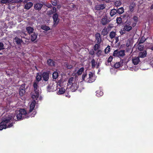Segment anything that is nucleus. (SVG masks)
I'll return each instance as SVG.
<instances>
[{
	"label": "nucleus",
	"mask_w": 153,
	"mask_h": 153,
	"mask_svg": "<svg viewBox=\"0 0 153 153\" xmlns=\"http://www.w3.org/2000/svg\"><path fill=\"white\" fill-rule=\"evenodd\" d=\"M13 125H0V130H2L3 129H6L7 128H10L13 126Z\"/></svg>",
	"instance_id": "nucleus-23"
},
{
	"label": "nucleus",
	"mask_w": 153,
	"mask_h": 153,
	"mask_svg": "<svg viewBox=\"0 0 153 153\" xmlns=\"http://www.w3.org/2000/svg\"><path fill=\"white\" fill-rule=\"evenodd\" d=\"M66 67L67 68L70 69L73 67V66L67 63L66 64Z\"/></svg>",
	"instance_id": "nucleus-48"
},
{
	"label": "nucleus",
	"mask_w": 153,
	"mask_h": 153,
	"mask_svg": "<svg viewBox=\"0 0 153 153\" xmlns=\"http://www.w3.org/2000/svg\"><path fill=\"white\" fill-rule=\"evenodd\" d=\"M125 30H125L124 29H123V30H121V31H120V34L121 35H123L124 34H125L126 33Z\"/></svg>",
	"instance_id": "nucleus-55"
},
{
	"label": "nucleus",
	"mask_w": 153,
	"mask_h": 153,
	"mask_svg": "<svg viewBox=\"0 0 153 153\" xmlns=\"http://www.w3.org/2000/svg\"><path fill=\"white\" fill-rule=\"evenodd\" d=\"M128 69L130 70L133 71L134 70V68L133 66L129 65L128 66Z\"/></svg>",
	"instance_id": "nucleus-51"
},
{
	"label": "nucleus",
	"mask_w": 153,
	"mask_h": 153,
	"mask_svg": "<svg viewBox=\"0 0 153 153\" xmlns=\"http://www.w3.org/2000/svg\"><path fill=\"white\" fill-rule=\"evenodd\" d=\"M26 30L27 31V33L29 34L31 33H32L34 30L33 28L30 26H28L26 28Z\"/></svg>",
	"instance_id": "nucleus-24"
},
{
	"label": "nucleus",
	"mask_w": 153,
	"mask_h": 153,
	"mask_svg": "<svg viewBox=\"0 0 153 153\" xmlns=\"http://www.w3.org/2000/svg\"><path fill=\"white\" fill-rule=\"evenodd\" d=\"M87 75V74H83L82 76V79L83 80H84V79H85V77H86V76Z\"/></svg>",
	"instance_id": "nucleus-58"
},
{
	"label": "nucleus",
	"mask_w": 153,
	"mask_h": 153,
	"mask_svg": "<svg viewBox=\"0 0 153 153\" xmlns=\"http://www.w3.org/2000/svg\"><path fill=\"white\" fill-rule=\"evenodd\" d=\"M131 47L130 46L129 47H126V52H130L131 51Z\"/></svg>",
	"instance_id": "nucleus-47"
},
{
	"label": "nucleus",
	"mask_w": 153,
	"mask_h": 153,
	"mask_svg": "<svg viewBox=\"0 0 153 153\" xmlns=\"http://www.w3.org/2000/svg\"><path fill=\"white\" fill-rule=\"evenodd\" d=\"M111 47L109 45H108L107 47L105 49L104 51L105 53H109L110 51Z\"/></svg>",
	"instance_id": "nucleus-39"
},
{
	"label": "nucleus",
	"mask_w": 153,
	"mask_h": 153,
	"mask_svg": "<svg viewBox=\"0 0 153 153\" xmlns=\"http://www.w3.org/2000/svg\"><path fill=\"white\" fill-rule=\"evenodd\" d=\"M4 49V44L2 42H0V50H3Z\"/></svg>",
	"instance_id": "nucleus-49"
},
{
	"label": "nucleus",
	"mask_w": 153,
	"mask_h": 153,
	"mask_svg": "<svg viewBox=\"0 0 153 153\" xmlns=\"http://www.w3.org/2000/svg\"><path fill=\"white\" fill-rule=\"evenodd\" d=\"M95 37L97 40V43L100 44L102 41V39L100 34L99 33H97L95 34Z\"/></svg>",
	"instance_id": "nucleus-13"
},
{
	"label": "nucleus",
	"mask_w": 153,
	"mask_h": 153,
	"mask_svg": "<svg viewBox=\"0 0 153 153\" xmlns=\"http://www.w3.org/2000/svg\"><path fill=\"white\" fill-rule=\"evenodd\" d=\"M134 4L133 3L131 4L130 6L129 10L127 13L126 15H124L123 16H121L123 18L126 17L127 21L130 23H132L133 21L134 20Z\"/></svg>",
	"instance_id": "nucleus-2"
},
{
	"label": "nucleus",
	"mask_w": 153,
	"mask_h": 153,
	"mask_svg": "<svg viewBox=\"0 0 153 153\" xmlns=\"http://www.w3.org/2000/svg\"><path fill=\"white\" fill-rule=\"evenodd\" d=\"M132 63L134 64V58L133 57L132 58Z\"/></svg>",
	"instance_id": "nucleus-63"
},
{
	"label": "nucleus",
	"mask_w": 153,
	"mask_h": 153,
	"mask_svg": "<svg viewBox=\"0 0 153 153\" xmlns=\"http://www.w3.org/2000/svg\"><path fill=\"white\" fill-rule=\"evenodd\" d=\"M36 101L35 100H33L31 103V104L30 105V109L29 111V112H28V113H30V114H32L33 113H32V111H36L34 109V108L35 107V106L36 104Z\"/></svg>",
	"instance_id": "nucleus-8"
},
{
	"label": "nucleus",
	"mask_w": 153,
	"mask_h": 153,
	"mask_svg": "<svg viewBox=\"0 0 153 153\" xmlns=\"http://www.w3.org/2000/svg\"><path fill=\"white\" fill-rule=\"evenodd\" d=\"M113 27V24H109L108 25L107 27V28L108 29H109L110 28H112Z\"/></svg>",
	"instance_id": "nucleus-53"
},
{
	"label": "nucleus",
	"mask_w": 153,
	"mask_h": 153,
	"mask_svg": "<svg viewBox=\"0 0 153 153\" xmlns=\"http://www.w3.org/2000/svg\"><path fill=\"white\" fill-rule=\"evenodd\" d=\"M113 57L112 56H110L108 59V60H107L108 62V63L111 62V61L113 59Z\"/></svg>",
	"instance_id": "nucleus-50"
},
{
	"label": "nucleus",
	"mask_w": 153,
	"mask_h": 153,
	"mask_svg": "<svg viewBox=\"0 0 153 153\" xmlns=\"http://www.w3.org/2000/svg\"><path fill=\"white\" fill-rule=\"evenodd\" d=\"M116 34L115 32L112 31L110 32L109 34V36L111 39H112L114 38L116 36Z\"/></svg>",
	"instance_id": "nucleus-35"
},
{
	"label": "nucleus",
	"mask_w": 153,
	"mask_h": 153,
	"mask_svg": "<svg viewBox=\"0 0 153 153\" xmlns=\"http://www.w3.org/2000/svg\"><path fill=\"white\" fill-rule=\"evenodd\" d=\"M117 13L119 14H121L123 13L124 11V9L123 7H121L117 10Z\"/></svg>",
	"instance_id": "nucleus-30"
},
{
	"label": "nucleus",
	"mask_w": 153,
	"mask_h": 153,
	"mask_svg": "<svg viewBox=\"0 0 153 153\" xmlns=\"http://www.w3.org/2000/svg\"><path fill=\"white\" fill-rule=\"evenodd\" d=\"M96 93V95L98 97H100L102 96L103 94V93L102 91L100 90L97 91Z\"/></svg>",
	"instance_id": "nucleus-28"
},
{
	"label": "nucleus",
	"mask_w": 153,
	"mask_h": 153,
	"mask_svg": "<svg viewBox=\"0 0 153 153\" xmlns=\"http://www.w3.org/2000/svg\"><path fill=\"white\" fill-rule=\"evenodd\" d=\"M89 82H93L94 80V79H93V78L94 77V75L93 74H92V73L90 72V74H89Z\"/></svg>",
	"instance_id": "nucleus-27"
},
{
	"label": "nucleus",
	"mask_w": 153,
	"mask_h": 153,
	"mask_svg": "<svg viewBox=\"0 0 153 153\" xmlns=\"http://www.w3.org/2000/svg\"><path fill=\"white\" fill-rule=\"evenodd\" d=\"M94 52L93 51H91L89 52V53L92 55H93L94 54Z\"/></svg>",
	"instance_id": "nucleus-59"
},
{
	"label": "nucleus",
	"mask_w": 153,
	"mask_h": 153,
	"mask_svg": "<svg viewBox=\"0 0 153 153\" xmlns=\"http://www.w3.org/2000/svg\"><path fill=\"white\" fill-rule=\"evenodd\" d=\"M122 22V19L121 17H117L116 19V22L118 24H120Z\"/></svg>",
	"instance_id": "nucleus-40"
},
{
	"label": "nucleus",
	"mask_w": 153,
	"mask_h": 153,
	"mask_svg": "<svg viewBox=\"0 0 153 153\" xmlns=\"http://www.w3.org/2000/svg\"><path fill=\"white\" fill-rule=\"evenodd\" d=\"M99 47V45H98V44H95L94 47V49L95 51L97 50Z\"/></svg>",
	"instance_id": "nucleus-45"
},
{
	"label": "nucleus",
	"mask_w": 153,
	"mask_h": 153,
	"mask_svg": "<svg viewBox=\"0 0 153 153\" xmlns=\"http://www.w3.org/2000/svg\"><path fill=\"white\" fill-rule=\"evenodd\" d=\"M41 28L42 29L47 31H48L50 29V28L49 27L46 25H42L41 27Z\"/></svg>",
	"instance_id": "nucleus-33"
},
{
	"label": "nucleus",
	"mask_w": 153,
	"mask_h": 153,
	"mask_svg": "<svg viewBox=\"0 0 153 153\" xmlns=\"http://www.w3.org/2000/svg\"><path fill=\"white\" fill-rule=\"evenodd\" d=\"M121 65L120 62H117L114 65V66L115 68H117L121 66Z\"/></svg>",
	"instance_id": "nucleus-43"
},
{
	"label": "nucleus",
	"mask_w": 153,
	"mask_h": 153,
	"mask_svg": "<svg viewBox=\"0 0 153 153\" xmlns=\"http://www.w3.org/2000/svg\"><path fill=\"white\" fill-rule=\"evenodd\" d=\"M111 21L107 18L106 16H103L100 22L103 25H105L107 24Z\"/></svg>",
	"instance_id": "nucleus-7"
},
{
	"label": "nucleus",
	"mask_w": 153,
	"mask_h": 153,
	"mask_svg": "<svg viewBox=\"0 0 153 153\" xmlns=\"http://www.w3.org/2000/svg\"><path fill=\"white\" fill-rule=\"evenodd\" d=\"M42 78V74L38 73L36 74V79L35 81L39 82L41 81Z\"/></svg>",
	"instance_id": "nucleus-22"
},
{
	"label": "nucleus",
	"mask_w": 153,
	"mask_h": 153,
	"mask_svg": "<svg viewBox=\"0 0 153 153\" xmlns=\"http://www.w3.org/2000/svg\"><path fill=\"white\" fill-rule=\"evenodd\" d=\"M38 34L34 32L31 36V39L32 42L34 41L37 38Z\"/></svg>",
	"instance_id": "nucleus-20"
},
{
	"label": "nucleus",
	"mask_w": 153,
	"mask_h": 153,
	"mask_svg": "<svg viewBox=\"0 0 153 153\" xmlns=\"http://www.w3.org/2000/svg\"><path fill=\"white\" fill-rule=\"evenodd\" d=\"M51 10L53 13H55L56 11V8L55 7H53V9Z\"/></svg>",
	"instance_id": "nucleus-57"
},
{
	"label": "nucleus",
	"mask_w": 153,
	"mask_h": 153,
	"mask_svg": "<svg viewBox=\"0 0 153 153\" xmlns=\"http://www.w3.org/2000/svg\"><path fill=\"white\" fill-rule=\"evenodd\" d=\"M84 71V68L83 67L80 68L79 70H78L76 72V74L78 75H81L82 72Z\"/></svg>",
	"instance_id": "nucleus-31"
},
{
	"label": "nucleus",
	"mask_w": 153,
	"mask_h": 153,
	"mask_svg": "<svg viewBox=\"0 0 153 153\" xmlns=\"http://www.w3.org/2000/svg\"><path fill=\"white\" fill-rule=\"evenodd\" d=\"M43 6V4H42L37 3L34 4V7L35 10L39 11L41 10Z\"/></svg>",
	"instance_id": "nucleus-12"
},
{
	"label": "nucleus",
	"mask_w": 153,
	"mask_h": 153,
	"mask_svg": "<svg viewBox=\"0 0 153 153\" xmlns=\"http://www.w3.org/2000/svg\"><path fill=\"white\" fill-rule=\"evenodd\" d=\"M33 5V3L31 2H27L25 5L24 8L26 10H29L32 7Z\"/></svg>",
	"instance_id": "nucleus-16"
},
{
	"label": "nucleus",
	"mask_w": 153,
	"mask_h": 153,
	"mask_svg": "<svg viewBox=\"0 0 153 153\" xmlns=\"http://www.w3.org/2000/svg\"><path fill=\"white\" fill-rule=\"evenodd\" d=\"M70 89L72 92L75 91L79 87L78 83L77 84V82H75L74 84L70 85Z\"/></svg>",
	"instance_id": "nucleus-11"
},
{
	"label": "nucleus",
	"mask_w": 153,
	"mask_h": 153,
	"mask_svg": "<svg viewBox=\"0 0 153 153\" xmlns=\"http://www.w3.org/2000/svg\"><path fill=\"white\" fill-rule=\"evenodd\" d=\"M140 62V58L138 56L137 57H134V65L138 64Z\"/></svg>",
	"instance_id": "nucleus-34"
},
{
	"label": "nucleus",
	"mask_w": 153,
	"mask_h": 153,
	"mask_svg": "<svg viewBox=\"0 0 153 153\" xmlns=\"http://www.w3.org/2000/svg\"><path fill=\"white\" fill-rule=\"evenodd\" d=\"M15 42L17 45H20L21 43L23 42V40L21 39H19L17 37H16L14 38Z\"/></svg>",
	"instance_id": "nucleus-21"
},
{
	"label": "nucleus",
	"mask_w": 153,
	"mask_h": 153,
	"mask_svg": "<svg viewBox=\"0 0 153 153\" xmlns=\"http://www.w3.org/2000/svg\"><path fill=\"white\" fill-rule=\"evenodd\" d=\"M25 84H22L19 88V94L21 96H23L25 93Z\"/></svg>",
	"instance_id": "nucleus-10"
},
{
	"label": "nucleus",
	"mask_w": 153,
	"mask_h": 153,
	"mask_svg": "<svg viewBox=\"0 0 153 153\" xmlns=\"http://www.w3.org/2000/svg\"><path fill=\"white\" fill-rule=\"evenodd\" d=\"M75 82H77L75 80V78L73 77H71L69 79L68 85V86L71 85Z\"/></svg>",
	"instance_id": "nucleus-15"
},
{
	"label": "nucleus",
	"mask_w": 153,
	"mask_h": 153,
	"mask_svg": "<svg viewBox=\"0 0 153 153\" xmlns=\"http://www.w3.org/2000/svg\"><path fill=\"white\" fill-rule=\"evenodd\" d=\"M42 77L43 80L45 82L48 81L49 78V72H44L42 74Z\"/></svg>",
	"instance_id": "nucleus-6"
},
{
	"label": "nucleus",
	"mask_w": 153,
	"mask_h": 153,
	"mask_svg": "<svg viewBox=\"0 0 153 153\" xmlns=\"http://www.w3.org/2000/svg\"><path fill=\"white\" fill-rule=\"evenodd\" d=\"M13 117L11 115H8L7 116H4L1 119V122L0 124H6L9 123H12L9 124H12Z\"/></svg>",
	"instance_id": "nucleus-3"
},
{
	"label": "nucleus",
	"mask_w": 153,
	"mask_h": 153,
	"mask_svg": "<svg viewBox=\"0 0 153 153\" xmlns=\"http://www.w3.org/2000/svg\"><path fill=\"white\" fill-rule=\"evenodd\" d=\"M147 51L145 50L143 52H140L139 53L138 57L139 58H143L146 56Z\"/></svg>",
	"instance_id": "nucleus-14"
},
{
	"label": "nucleus",
	"mask_w": 153,
	"mask_h": 153,
	"mask_svg": "<svg viewBox=\"0 0 153 153\" xmlns=\"http://www.w3.org/2000/svg\"><path fill=\"white\" fill-rule=\"evenodd\" d=\"M51 86L49 85H48V86L47 87V90L48 91V92L51 91Z\"/></svg>",
	"instance_id": "nucleus-52"
},
{
	"label": "nucleus",
	"mask_w": 153,
	"mask_h": 153,
	"mask_svg": "<svg viewBox=\"0 0 153 153\" xmlns=\"http://www.w3.org/2000/svg\"><path fill=\"white\" fill-rule=\"evenodd\" d=\"M102 52V51L101 50H98L97 53L98 54H99L100 55H101V53Z\"/></svg>",
	"instance_id": "nucleus-60"
},
{
	"label": "nucleus",
	"mask_w": 153,
	"mask_h": 153,
	"mask_svg": "<svg viewBox=\"0 0 153 153\" xmlns=\"http://www.w3.org/2000/svg\"><path fill=\"white\" fill-rule=\"evenodd\" d=\"M133 39H129L127 41L126 47H129L130 46L132 47L133 45Z\"/></svg>",
	"instance_id": "nucleus-17"
},
{
	"label": "nucleus",
	"mask_w": 153,
	"mask_h": 153,
	"mask_svg": "<svg viewBox=\"0 0 153 153\" xmlns=\"http://www.w3.org/2000/svg\"><path fill=\"white\" fill-rule=\"evenodd\" d=\"M137 46L138 49L139 51H142L143 50V49L144 47L143 45L139 44L138 43V45H137Z\"/></svg>",
	"instance_id": "nucleus-37"
},
{
	"label": "nucleus",
	"mask_w": 153,
	"mask_h": 153,
	"mask_svg": "<svg viewBox=\"0 0 153 153\" xmlns=\"http://www.w3.org/2000/svg\"><path fill=\"white\" fill-rule=\"evenodd\" d=\"M54 25H56L59 22V19L58 18V15L57 13H54L53 16Z\"/></svg>",
	"instance_id": "nucleus-9"
},
{
	"label": "nucleus",
	"mask_w": 153,
	"mask_h": 153,
	"mask_svg": "<svg viewBox=\"0 0 153 153\" xmlns=\"http://www.w3.org/2000/svg\"><path fill=\"white\" fill-rule=\"evenodd\" d=\"M136 18H137V17H136V16H134V22H137V19H136Z\"/></svg>",
	"instance_id": "nucleus-64"
},
{
	"label": "nucleus",
	"mask_w": 153,
	"mask_h": 153,
	"mask_svg": "<svg viewBox=\"0 0 153 153\" xmlns=\"http://www.w3.org/2000/svg\"><path fill=\"white\" fill-rule=\"evenodd\" d=\"M125 55V50H116L114 51L113 56H114L120 57V56H123Z\"/></svg>",
	"instance_id": "nucleus-5"
},
{
	"label": "nucleus",
	"mask_w": 153,
	"mask_h": 153,
	"mask_svg": "<svg viewBox=\"0 0 153 153\" xmlns=\"http://www.w3.org/2000/svg\"><path fill=\"white\" fill-rule=\"evenodd\" d=\"M132 27L128 25H126L124 26L123 29H124L126 31H129L131 30L132 29Z\"/></svg>",
	"instance_id": "nucleus-29"
},
{
	"label": "nucleus",
	"mask_w": 153,
	"mask_h": 153,
	"mask_svg": "<svg viewBox=\"0 0 153 153\" xmlns=\"http://www.w3.org/2000/svg\"><path fill=\"white\" fill-rule=\"evenodd\" d=\"M105 8V6L104 4H101L99 5H97L95 7V9L96 10H103Z\"/></svg>",
	"instance_id": "nucleus-19"
},
{
	"label": "nucleus",
	"mask_w": 153,
	"mask_h": 153,
	"mask_svg": "<svg viewBox=\"0 0 153 153\" xmlns=\"http://www.w3.org/2000/svg\"><path fill=\"white\" fill-rule=\"evenodd\" d=\"M39 82H38L34 81L33 82V87L34 89V91H35V94L32 96L33 98L34 97L36 100H37V99L38 98L39 94V91L38 89L39 86L38 84Z\"/></svg>",
	"instance_id": "nucleus-4"
},
{
	"label": "nucleus",
	"mask_w": 153,
	"mask_h": 153,
	"mask_svg": "<svg viewBox=\"0 0 153 153\" xmlns=\"http://www.w3.org/2000/svg\"><path fill=\"white\" fill-rule=\"evenodd\" d=\"M9 2V0H1L0 1V3L1 4H6Z\"/></svg>",
	"instance_id": "nucleus-46"
},
{
	"label": "nucleus",
	"mask_w": 153,
	"mask_h": 153,
	"mask_svg": "<svg viewBox=\"0 0 153 153\" xmlns=\"http://www.w3.org/2000/svg\"><path fill=\"white\" fill-rule=\"evenodd\" d=\"M116 13H117V10L114 9L111 10L110 12V15L111 17H112Z\"/></svg>",
	"instance_id": "nucleus-26"
},
{
	"label": "nucleus",
	"mask_w": 153,
	"mask_h": 153,
	"mask_svg": "<svg viewBox=\"0 0 153 153\" xmlns=\"http://www.w3.org/2000/svg\"><path fill=\"white\" fill-rule=\"evenodd\" d=\"M121 4V2L119 1H116L114 3V5L116 7H118L120 6Z\"/></svg>",
	"instance_id": "nucleus-42"
},
{
	"label": "nucleus",
	"mask_w": 153,
	"mask_h": 153,
	"mask_svg": "<svg viewBox=\"0 0 153 153\" xmlns=\"http://www.w3.org/2000/svg\"><path fill=\"white\" fill-rule=\"evenodd\" d=\"M47 63L49 66H54L55 65L54 61L51 59H48L47 60Z\"/></svg>",
	"instance_id": "nucleus-18"
},
{
	"label": "nucleus",
	"mask_w": 153,
	"mask_h": 153,
	"mask_svg": "<svg viewBox=\"0 0 153 153\" xmlns=\"http://www.w3.org/2000/svg\"><path fill=\"white\" fill-rule=\"evenodd\" d=\"M53 13L51 10L48 11V14L49 15H51Z\"/></svg>",
	"instance_id": "nucleus-54"
},
{
	"label": "nucleus",
	"mask_w": 153,
	"mask_h": 153,
	"mask_svg": "<svg viewBox=\"0 0 153 153\" xmlns=\"http://www.w3.org/2000/svg\"><path fill=\"white\" fill-rule=\"evenodd\" d=\"M92 67L93 68H94L95 67V65L97 63L95 60L93 59L91 61Z\"/></svg>",
	"instance_id": "nucleus-38"
},
{
	"label": "nucleus",
	"mask_w": 153,
	"mask_h": 153,
	"mask_svg": "<svg viewBox=\"0 0 153 153\" xmlns=\"http://www.w3.org/2000/svg\"><path fill=\"white\" fill-rule=\"evenodd\" d=\"M58 93L59 94H62L65 93V89L63 88H59L58 91Z\"/></svg>",
	"instance_id": "nucleus-41"
},
{
	"label": "nucleus",
	"mask_w": 153,
	"mask_h": 153,
	"mask_svg": "<svg viewBox=\"0 0 153 153\" xmlns=\"http://www.w3.org/2000/svg\"><path fill=\"white\" fill-rule=\"evenodd\" d=\"M10 2L12 3H20L22 2V0H11Z\"/></svg>",
	"instance_id": "nucleus-44"
},
{
	"label": "nucleus",
	"mask_w": 153,
	"mask_h": 153,
	"mask_svg": "<svg viewBox=\"0 0 153 153\" xmlns=\"http://www.w3.org/2000/svg\"><path fill=\"white\" fill-rule=\"evenodd\" d=\"M107 29L105 27L103 29L101 32V34L103 36L106 35L108 33V31L107 30Z\"/></svg>",
	"instance_id": "nucleus-25"
},
{
	"label": "nucleus",
	"mask_w": 153,
	"mask_h": 153,
	"mask_svg": "<svg viewBox=\"0 0 153 153\" xmlns=\"http://www.w3.org/2000/svg\"><path fill=\"white\" fill-rule=\"evenodd\" d=\"M58 73L56 72H54L52 74V77L53 79H56L58 76Z\"/></svg>",
	"instance_id": "nucleus-36"
},
{
	"label": "nucleus",
	"mask_w": 153,
	"mask_h": 153,
	"mask_svg": "<svg viewBox=\"0 0 153 153\" xmlns=\"http://www.w3.org/2000/svg\"><path fill=\"white\" fill-rule=\"evenodd\" d=\"M118 41V37H116V42H117Z\"/></svg>",
	"instance_id": "nucleus-61"
},
{
	"label": "nucleus",
	"mask_w": 153,
	"mask_h": 153,
	"mask_svg": "<svg viewBox=\"0 0 153 153\" xmlns=\"http://www.w3.org/2000/svg\"><path fill=\"white\" fill-rule=\"evenodd\" d=\"M36 112L35 111L33 112L32 114L30 115V113L27 112L26 110L23 108L20 109L17 112L16 117L17 119L19 120L25 118H28L30 117H34Z\"/></svg>",
	"instance_id": "nucleus-1"
},
{
	"label": "nucleus",
	"mask_w": 153,
	"mask_h": 153,
	"mask_svg": "<svg viewBox=\"0 0 153 153\" xmlns=\"http://www.w3.org/2000/svg\"><path fill=\"white\" fill-rule=\"evenodd\" d=\"M150 9H151V10H152V9H153V4H152L151 5V7H150Z\"/></svg>",
	"instance_id": "nucleus-62"
},
{
	"label": "nucleus",
	"mask_w": 153,
	"mask_h": 153,
	"mask_svg": "<svg viewBox=\"0 0 153 153\" xmlns=\"http://www.w3.org/2000/svg\"><path fill=\"white\" fill-rule=\"evenodd\" d=\"M65 96L66 97H67L68 98H69L70 97V95H69V92H65Z\"/></svg>",
	"instance_id": "nucleus-56"
},
{
	"label": "nucleus",
	"mask_w": 153,
	"mask_h": 153,
	"mask_svg": "<svg viewBox=\"0 0 153 153\" xmlns=\"http://www.w3.org/2000/svg\"><path fill=\"white\" fill-rule=\"evenodd\" d=\"M138 40H139L138 43H139V44H141L144 43L146 41V39L144 36H143L140 39L139 38Z\"/></svg>",
	"instance_id": "nucleus-32"
}]
</instances>
